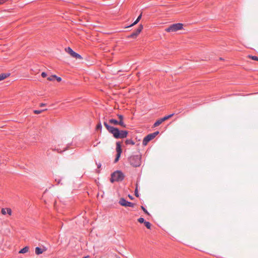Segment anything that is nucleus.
<instances>
[{
  "label": "nucleus",
  "mask_w": 258,
  "mask_h": 258,
  "mask_svg": "<svg viewBox=\"0 0 258 258\" xmlns=\"http://www.w3.org/2000/svg\"><path fill=\"white\" fill-rule=\"evenodd\" d=\"M130 163L133 167H139L141 164V155H137L130 157L129 158Z\"/></svg>",
  "instance_id": "1"
},
{
  "label": "nucleus",
  "mask_w": 258,
  "mask_h": 258,
  "mask_svg": "<svg viewBox=\"0 0 258 258\" xmlns=\"http://www.w3.org/2000/svg\"><path fill=\"white\" fill-rule=\"evenodd\" d=\"M104 125L108 131V132L112 134L115 138L118 139V134L119 133V131L117 128H115L109 125L106 122H104Z\"/></svg>",
  "instance_id": "2"
},
{
  "label": "nucleus",
  "mask_w": 258,
  "mask_h": 258,
  "mask_svg": "<svg viewBox=\"0 0 258 258\" xmlns=\"http://www.w3.org/2000/svg\"><path fill=\"white\" fill-rule=\"evenodd\" d=\"M183 28V24L181 23H176L170 25L165 29L167 32H176L181 30Z\"/></svg>",
  "instance_id": "3"
},
{
  "label": "nucleus",
  "mask_w": 258,
  "mask_h": 258,
  "mask_svg": "<svg viewBox=\"0 0 258 258\" xmlns=\"http://www.w3.org/2000/svg\"><path fill=\"white\" fill-rule=\"evenodd\" d=\"M123 178V174L119 171H117L112 174L110 181L111 182H113L114 181L122 180Z\"/></svg>",
  "instance_id": "4"
},
{
  "label": "nucleus",
  "mask_w": 258,
  "mask_h": 258,
  "mask_svg": "<svg viewBox=\"0 0 258 258\" xmlns=\"http://www.w3.org/2000/svg\"><path fill=\"white\" fill-rule=\"evenodd\" d=\"M65 51L69 53L71 56L76 58L78 59H82V56L78 53L74 51L70 47H67L65 48Z\"/></svg>",
  "instance_id": "5"
},
{
  "label": "nucleus",
  "mask_w": 258,
  "mask_h": 258,
  "mask_svg": "<svg viewBox=\"0 0 258 258\" xmlns=\"http://www.w3.org/2000/svg\"><path fill=\"white\" fill-rule=\"evenodd\" d=\"M119 204L122 206L134 207L135 204L126 201L124 199L121 198L119 200Z\"/></svg>",
  "instance_id": "6"
},
{
  "label": "nucleus",
  "mask_w": 258,
  "mask_h": 258,
  "mask_svg": "<svg viewBox=\"0 0 258 258\" xmlns=\"http://www.w3.org/2000/svg\"><path fill=\"white\" fill-rule=\"evenodd\" d=\"M143 29V26L142 25H139L138 28L136 29V30L133 32L132 34L128 36V38H136L142 31Z\"/></svg>",
  "instance_id": "7"
},
{
  "label": "nucleus",
  "mask_w": 258,
  "mask_h": 258,
  "mask_svg": "<svg viewBox=\"0 0 258 258\" xmlns=\"http://www.w3.org/2000/svg\"><path fill=\"white\" fill-rule=\"evenodd\" d=\"M153 136L152 135V134H149L146 136L143 141V145L144 146H146L148 144V143L154 139Z\"/></svg>",
  "instance_id": "8"
},
{
  "label": "nucleus",
  "mask_w": 258,
  "mask_h": 258,
  "mask_svg": "<svg viewBox=\"0 0 258 258\" xmlns=\"http://www.w3.org/2000/svg\"><path fill=\"white\" fill-rule=\"evenodd\" d=\"M117 116L119 119V120L118 121L119 125H120V126H121L123 127H125L126 125L124 124V123L123 122V119H124L123 116L121 114H117Z\"/></svg>",
  "instance_id": "9"
},
{
  "label": "nucleus",
  "mask_w": 258,
  "mask_h": 258,
  "mask_svg": "<svg viewBox=\"0 0 258 258\" xmlns=\"http://www.w3.org/2000/svg\"><path fill=\"white\" fill-rule=\"evenodd\" d=\"M128 134V132L126 131H119V133L118 134V139L119 138H125Z\"/></svg>",
  "instance_id": "10"
},
{
  "label": "nucleus",
  "mask_w": 258,
  "mask_h": 258,
  "mask_svg": "<svg viewBox=\"0 0 258 258\" xmlns=\"http://www.w3.org/2000/svg\"><path fill=\"white\" fill-rule=\"evenodd\" d=\"M116 150L117 154H121V152H122V150H121V145H120L119 142H117L116 143Z\"/></svg>",
  "instance_id": "11"
},
{
  "label": "nucleus",
  "mask_w": 258,
  "mask_h": 258,
  "mask_svg": "<svg viewBox=\"0 0 258 258\" xmlns=\"http://www.w3.org/2000/svg\"><path fill=\"white\" fill-rule=\"evenodd\" d=\"M45 250H43L39 247L35 248V253L37 255L42 253Z\"/></svg>",
  "instance_id": "12"
},
{
  "label": "nucleus",
  "mask_w": 258,
  "mask_h": 258,
  "mask_svg": "<svg viewBox=\"0 0 258 258\" xmlns=\"http://www.w3.org/2000/svg\"><path fill=\"white\" fill-rule=\"evenodd\" d=\"M109 122L114 125H119V121L114 119H110L109 120Z\"/></svg>",
  "instance_id": "13"
},
{
  "label": "nucleus",
  "mask_w": 258,
  "mask_h": 258,
  "mask_svg": "<svg viewBox=\"0 0 258 258\" xmlns=\"http://www.w3.org/2000/svg\"><path fill=\"white\" fill-rule=\"evenodd\" d=\"M29 247L26 246L19 251L20 253H25L28 251Z\"/></svg>",
  "instance_id": "14"
},
{
  "label": "nucleus",
  "mask_w": 258,
  "mask_h": 258,
  "mask_svg": "<svg viewBox=\"0 0 258 258\" xmlns=\"http://www.w3.org/2000/svg\"><path fill=\"white\" fill-rule=\"evenodd\" d=\"M9 76V74H0V81L3 80Z\"/></svg>",
  "instance_id": "15"
},
{
  "label": "nucleus",
  "mask_w": 258,
  "mask_h": 258,
  "mask_svg": "<svg viewBox=\"0 0 258 258\" xmlns=\"http://www.w3.org/2000/svg\"><path fill=\"white\" fill-rule=\"evenodd\" d=\"M55 78H57V76L55 75H52L47 78V80L50 81H52L55 79Z\"/></svg>",
  "instance_id": "16"
},
{
  "label": "nucleus",
  "mask_w": 258,
  "mask_h": 258,
  "mask_svg": "<svg viewBox=\"0 0 258 258\" xmlns=\"http://www.w3.org/2000/svg\"><path fill=\"white\" fill-rule=\"evenodd\" d=\"M162 123V122L160 121V119H159L158 120H157L155 122V123L154 124V127H156V126H159L160 124Z\"/></svg>",
  "instance_id": "17"
},
{
  "label": "nucleus",
  "mask_w": 258,
  "mask_h": 258,
  "mask_svg": "<svg viewBox=\"0 0 258 258\" xmlns=\"http://www.w3.org/2000/svg\"><path fill=\"white\" fill-rule=\"evenodd\" d=\"M125 143L126 144H131V145H134L135 144V143L133 141H132V140H126L125 141Z\"/></svg>",
  "instance_id": "18"
},
{
  "label": "nucleus",
  "mask_w": 258,
  "mask_h": 258,
  "mask_svg": "<svg viewBox=\"0 0 258 258\" xmlns=\"http://www.w3.org/2000/svg\"><path fill=\"white\" fill-rule=\"evenodd\" d=\"M144 224H145V226L148 229H150L151 228V223L150 222L145 221L144 222Z\"/></svg>",
  "instance_id": "19"
},
{
  "label": "nucleus",
  "mask_w": 258,
  "mask_h": 258,
  "mask_svg": "<svg viewBox=\"0 0 258 258\" xmlns=\"http://www.w3.org/2000/svg\"><path fill=\"white\" fill-rule=\"evenodd\" d=\"M248 57L251 58L252 60L258 61V56L248 55Z\"/></svg>",
  "instance_id": "20"
},
{
  "label": "nucleus",
  "mask_w": 258,
  "mask_h": 258,
  "mask_svg": "<svg viewBox=\"0 0 258 258\" xmlns=\"http://www.w3.org/2000/svg\"><path fill=\"white\" fill-rule=\"evenodd\" d=\"M47 109H45V110H46ZM44 110H34V112L35 113V114H39V113H42L43 111H44Z\"/></svg>",
  "instance_id": "21"
},
{
  "label": "nucleus",
  "mask_w": 258,
  "mask_h": 258,
  "mask_svg": "<svg viewBox=\"0 0 258 258\" xmlns=\"http://www.w3.org/2000/svg\"><path fill=\"white\" fill-rule=\"evenodd\" d=\"M120 155L121 154H116V158H115V159L114 160V162L115 163H116L118 161V160H119V158L120 157Z\"/></svg>",
  "instance_id": "22"
},
{
  "label": "nucleus",
  "mask_w": 258,
  "mask_h": 258,
  "mask_svg": "<svg viewBox=\"0 0 258 258\" xmlns=\"http://www.w3.org/2000/svg\"><path fill=\"white\" fill-rule=\"evenodd\" d=\"M138 221L140 223H144V222H145V220H144V219L143 218H139Z\"/></svg>",
  "instance_id": "23"
},
{
  "label": "nucleus",
  "mask_w": 258,
  "mask_h": 258,
  "mask_svg": "<svg viewBox=\"0 0 258 258\" xmlns=\"http://www.w3.org/2000/svg\"><path fill=\"white\" fill-rule=\"evenodd\" d=\"M1 212H2V214L6 215V213H7V208H6V209L3 208L2 209Z\"/></svg>",
  "instance_id": "24"
},
{
  "label": "nucleus",
  "mask_w": 258,
  "mask_h": 258,
  "mask_svg": "<svg viewBox=\"0 0 258 258\" xmlns=\"http://www.w3.org/2000/svg\"><path fill=\"white\" fill-rule=\"evenodd\" d=\"M7 212L9 215H12V210L10 208H7Z\"/></svg>",
  "instance_id": "25"
},
{
  "label": "nucleus",
  "mask_w": 258,
  "mask_h": 258,
  "mask_svg": "<svg viewBox=\"0 0 258 258\" xmlns=\"http://www.w3.org/2000/svg\"><path fill=\"white\" fill-rule=\"evenodd\" d=\"M141 209L143 210V211L147 214L149 215V213L148 212V211L146 210V209L143 207L141 206Z\"/></svg>",
  "instance_id": "26"
},
{
  "label": "nucleus",
  "mask_w": 258,
  "mask_h": 258,
  "mask_svg": "<svg viewBox=\"0 0 258 258\" xmlns=\"http://www.w3.org/2000/svg\"><path fill=\"white\" fill-rule=\"evenodd\" d=\"M135 196L137 197H139V194H138V188H137V187H136V189H135Z\"/></svg>",
  "instance_id": "27"
},
{
  "label": "nucleus",
  "mask_w": 258,
  "mask_h": 258,
  "mask_svg": "<svg viewBox=\"0 0 258 258\" xmlns=\"http://www.w3.org/2000/svg\"><path fill=\"white\" fill-rule=\"evenodd\" d=\"M159 134V132L157 131L154 133L151 134L154 138Z\"/></svg>",
  "instance_id": "28"
},
{
  "label": "nucleus",
  "mask_w": 258,
  "mask_h": 258,
  "mask_svg": "<svg viewBox=\"0 0 258 258\" xmlns=\"http://www.w3.org/2000/svg\"><path fill=\"white\" fill-rule=\"evenodd\" d=\"M102 127L101 124L100 123H98L96 126L97 129H100Z\"/></svg>",
  "instance_id": "29"
},
{
  "label": "nucleus",
  "mask_w": 258,
  "mask_h": 258,
  "mask_svg": "<svg viewBox=\"0 0 258 258\" xmlns=\"http://www.w3.org/2000/svg\"><path fill=\"white\" fill-rule=\"evenodd\" d=\"M9 0H0V5L3 4Z\"/></svg>",
  "instance_id": "30"
},
{
  "label": "nucleus",
  "mask_w": 258,
  "mask_h": 258,
  "mask_svg": "<svg viewBox=\"0 0 258 258\" xmlns=\"http://www.w3.org/2000/svg\"><path fill=\"white\" fill-rule=\"evenodd\" d=\"M41 76L43 78H45L47 76V74L45 72H42L41 74Z\"/></svg>",
  "instance_id": "31"
},
{
  "label": "nucleus",
  "mask_w": 258,
  "mask_h": 258,
  "mask_svg": "<svg viewBox=\"0 0 258 258\" xmlns=\"http://www.w3.org/2000/svg\"><path fill=\"white\" fill-rule=\"evenodd\" d=\"M139 22H137V20H136L132 25H131L129 27H132L134 26L135 25L137 24Z\"/></svg>",
  "instance_id": "32"
},
{
  "label": "nucleus",
  "mask_w": 258,
  "mask_h": 258,
  "mask_svg": "<svg viewBox=\"0 0 258 258\" xmlns=\"http://www.w3.org/2000/svg\"><path fill=\"white\" fill-rule=\"evenodd\" d=\"M141 17H142V14H140L136 20L137 21V22H139L141 20Z\"/></svg>",
  "instance_id": "33"
},
{
  "label": "nucleus",
  "mask_w": 258,
  "mask_h": 258,
  "mask_svg": "<svg viewBox=\"0 0 258 258\" xmlns=\"http://www.w3.org/2000/svg\"><path fill=\"white\" fill-rule=\"evenodd\" d=\"M55 79H56L58 82H60L61 81V78L60 77H57V78H55Z\"/></svg>",
  "instance_id": "34"
},
{
  "label": "nucleus",
  "mask_w": 258,
  "mask_h": 258,
  "mask_svg": "<svg viewBox=\"0 0 258 258\" xmlns=\"http://www.w3.org/2000/svg\"><path fill=\"white\" fill-rule=\"evenodd\" d=\"M174 113H172V114L168 115L167 117H168V118L169 119L170 118L172 117L174 115Z\"/></svg>",
  "instance_id": "35"
},
{
  "label": "nucleus",
  "mask_w": 258,
  "mask_h": 258,
  "mask_svg": "<svg viewBox=\"0 0 258 258\" xmlns=\"http://www.w3.org/2000/svg\"><path fill=\"white\" fill-rule=\"evenodd\" d=\"M160 121L162 122V123L163 121H165V119H164V117L161 118H160Z\"/></svg>",
  "instance_id": "36"
},
{
  "label": "nucleus",
  "mask_w": 258,
  "mask_h": 258,
  "mask_svg": "<svg viewBox=\"0 0 258 258\" xmlns=\"http://www.w3.org/2000/svg\"><path fill=\"white\" fill-rule=\"evenodd\" d=\"M160 121L162 122V123L163 121H165V119H164V117L161 118H160Z\"/></svg>",
  "instance_id": "37"
},
{
  "label": "nucleus",
  "mask_w": 258,
  "mask_h": 258,
  "mask_svg": "<svg viewBox=\"0 0 258 258\" xmlns=\"http://www.w3.org/2000/svg\"><path fill=\"white\" fill-rule=\"evenodd\" d=\"M164 118V119H165V120L168 119V117H167V115L166 116H165L164 117H163Z\"/></svg>",
  "instance_id": "38"
},
{
  "label": "nucleus",
  "mask_w": 258,
  "mask_h": 258,
  "mask_svg": "<svg viewBox=\"0 0 258 258\" xmlns=\"http://www.w3.org/2000/svg\"><path fill=\"white\" fill-rule=\"evenodd\" d=\"M45 104H44V103H41V104H40V106H41V107L44 106H45Z\"/></svg>",
  "instance_id": "39"
},
{
  "label": "nucleus",
  "mask_w": 258,
  "mask_h": 258,
  "mask_svg": "<svg viewBox=\"0 0 258 258\" xmlns=\"http://www.w3.org/2000/svg\"><path fill=\"white\" fill-rule=\"evenodd\" d=\"M128 197H130V198H131V199H133V198H132V196H130V195H129V196H128Z\"/></svg>",
  "instance_id": "40"
}]
</instances>
